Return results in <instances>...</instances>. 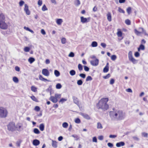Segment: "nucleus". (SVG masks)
Here are the masks:
<instances>
[{
  "label": "nucleus",
  "instance_id": "obj_1",
  "mask_svg": "<svg viewBox=\"0 0 148 148\" xmlns=\"http://www.w3.org/2000/svg\"><path fill=\"white\" fill-rule=\"evenodd\" d=\"M113 111L110 112V116L112 121H119L123 120L125 117V114L123 111L113 108Z\"/></svg>",
  "mask_w": 148,
  "mask_h": 148
},
{
  "label": "nucleus",
  "instance_id": "obj_2",
  "mask_svg": "<svg viewBox=\"0 0 148 148\" xmlns=\"http://www.w3.org/2000/svg\"><path fill=\"white\" fill-rule=\"evenodd\" d=\"M108 101L107 98L101 99L97 104V106L98 109H101L105 111L107 110L109 108V106L107 103Z\"/></svg>",
  "mask_w": 148,
  "mask_h": 148
},
{
  "label": "nucleus",
  "instance_id": "obj_3",
  "mask_svg": "<svg viewBox=\"0 0 148 148\" xmlns=\"http://www.w3.org/2000/svg\"><path fill=\"white\" fill-rule=\"evenodd\" d=\"M8 112L5 108L0 107V118H6L8 115Z\"/></svg>",
  "mask_w": 148,
  "mask_h": 148
},
{
  "label": "nucleus",
  "instance_id": "obj_4",
  "mask_svg": "<svg viewBox=\"0 0 148 148\" xmlns=\"http://www.w3.org/2000/svg\"><path fill=\"white\" fill-rule=\"evenodd\" d=\"M8 130L10 131L13 132L15 130V125L13 122H11L7 125Z\"/></svg>",
  "mask_w": 148,
  "mask_h": 148
},
{
  "label": "nucleus",
  "instance_id": "obj_5",
  "mask_svg": "<svg viewBox=\"0 0 148 148\" xmlns=\"http://www.w3.org/2000/svg\"><path fill=\"white\" fill-rule=\"evenodd\" d=\"M15 130L19 132L22 131L24 128L23 126V124L21 123H18L16 125H15Z\"/></svg>",
  "mask_w": 148,
  "mask_h": 148
},
{
  "label": "nucleus",
  "instance_id": "obj_6",
  "mask_svg": "<svg viewBox=\"0 0 148 148\" xmlns=\"http://www.w3.org/2000/svg\"><path fill=\"white\" fill-rule=\"evenodd\" d=\"M8 25L5 22V21L0 22V28L3 29H6L8 28Z\"/></svg>",
  "mask_w": 148,
  "mask_h": 148
},
{
  "label": "nucleus",
  "instance_id": "obj_7",
  "mask_svg": "<svg viewBox=\"0 0 148 148\" xmlns=\"http://www.w3.org/2000/svg\"><path fill=\"white\" fill-rule=\"evenodd\" d=\"M81 18V21L82 23H87L90 21V17H88L87 18H84L83 16H81L80 17Z\"/></svg>",
  "mask_w": 148,
  "mask_h": 148
},
{
  "label": "nucleus",
  "instance_id": "obj_8",
  "mask_svg": "<svg viewBox=\"0 0 148 148\" xmlns=\"http://www.w3.org/2000/svg\"><path fill=\"white\" fill-rule=\"evenodd\" d=\"M99 60L98 59H96L95 60L90 61V64L93 66H96L98 65L99 64Z\"/></svg>",
  "mask_w": 148,
  "mask_h": 148
},
{
  "label": "nucleus",
  "instance_id": "obj_9",
  "mask_svg": "<svg viewBox=\"0 0 148 148\" xmlns=\"http://www.w3.org/2000/svg\"><path fill=\"white\" fill-rule=\"evenodd\" d=\"M42 73L44 75L48 76L49 75V72L46 69H43L42 71Z\"/></svg>",
  "mask_w": 148,
  "mask_h": 148
},
{
  "label": "nucleus",
  "instance_id": "obj_10",
  "mask_svg": "<svg viewBox=\"0 0 148 148\" xmlns=\"http://www.w3.org/2000/svg\"><path fill=\"white\" fill-rule=\"evenodd\" d=\"M24 10L25 12L28 15L30 14V11L28 9V6L27 4H25V8H24Z\"/></svg>",
  "mask_w": 148,
  "mask_h": 148
},
{
  "label": "nucleus",
  "instance_id": "obj_11",
  "mask_svg": "<svg viewBox=\"0 0 148 148\" xmlns=\"http://www.w3.org/2000/svg\"><path fill=\"white\" fill-rule=\"evenodd\" d=\"M80 114L83 116L84 118L86 119L90 120V117L88 114L81 113Z\"/></svg>",
  "mask_w": 148,
  "mask_h": 148
},
{
  "label": "nucleus",
  "instance_id": "obj_12",
  "mask_svg": "<svg viewBox=\"0 0 148 148\" xmlns=\"http://www.w3.org/2000/svg\"><path fill=\"white\" fill-rule=\"evenodd\" d=\"M49 99L53 103H56L58 101V100L54 96H51Z\"/></svg>",
  "mask_w": 148,
  "mask_h": 148
},
{
  "label": "nucleus",
  "instance_id": "obj_13",
  "mask_svg": "<svg viewBox=\"0 0 148 148\" xmlns=\"http://www.w3.org/2000/svg\"><path fill=\"white\" fill-rule=\"evenodd\" d=\"M40 143V141L37 139H35L33 140V144L34 146L38 145Z\"/></svg>",
  "mask_w": 148,
  "mask_h": 148
},
{
  "label": "nucleus",
  "instance_id": "obj_14",
  "mask_svg": "<svg viewBox=\"0 0 148 148\" xmlns=\"http://www.w3.org/2000/svg\"><path fill=\"white\" fill-rule=\"evenodd\" d=\"M125 145V143L123 142H121L116 143V146L117 147H120L121 146H123Z\"/></svg>",
  "mask_w": 148,
  "mask_h": 148
},
{
  "label": "nucleus",
  "instance_id": "obj_15",
  "mask_svg": "<svg viewBox=\"0 0 148 148\" xmlns=\"http://www.w3.org/2000/svg\"><path fill=\"white\" fill-rule=\"evenodd\" d=\"M107 18L108 21L109 22H110L112 21V16L111 13L110 12H108L107 14Z\"/></svg>",
  "mask_w": 148,
  "mask_h": 148
},
{
  "label": "nucleus",
  "instance_id": "obj_16",
  "mask_svg": "<svg viewBox=\"0 0 148 148\" xmlns=\"http://www.w3.org/2000/svg\"><path fill=\"white\" fill-rule=\"evenodd\" d=\"M129 60L134 64H136L138 62V60L135 59L133 57L130 58Z\"/></svg>",
  "mask_w": 148,
  "mask_h": 148
},
{
  "label": "nucleus",
  "instance_id": "obj_17",
  "mask_svg": "<svg viewBox=\"0 0 148 148\" xmlns=\"http://www.w3.org/2000/svg\"><path fill=\"white\" fill-rule=\"evenodd\" d=\"M73 101L74 103H75L77 106H78L79 104V101L78 99L76 97L73 96Z\"/></svg>",
  "mask_w": 148,
  "mask_h": 148
},
{
  "label": "nucleus",
  "instance_id": "obj_18",
  "mask_svg": "<svg viewBox=\"0 0 148 148\" xmlns=\"http://www.w3.org/2000/svg\"><path fill=\"white\" fill-rule=\"evenodd\" d=\"M5 20V17L3 14L0 13V22L4 21Z\"/></svg>",
  "mask_w": 148,
  "mask_h": 148
},
{
  "label": "nucleus",
  "instance_id": "obj_19",
  "mask_svg": "<svg viewBox=\"0 0 148 148\" xmlns=\"http://www.w3.org/2000/svg\"><path fill=\"white\" fill-rule=\"evenodd\" d=\"M39 79H40V80L44 81V82H45L46 81H47L48 82L50 81L49 80H47V79L43 78L42 77V75H39Z\"/></svg>",
  "mask_w": 148,
  "mask_h": 148
},
{
  "label": "nucleus",
  "instance_id": "obj_20",
  "mask_svg": "<svg viewBox=\"0 0 148 148\" xmlns=\"http://www.w3.org/2000/svg\"><path fill=\"white\" fill-rule=\"evenodd\" d=\"M39 128L40 130L42 131H43L44 130L45 125L44 124L41 123L40 124Z\"/></svg>",
  "mask_w": 148,
  "mask_h": 148
},
{
  "label": "nucleus",
  "instance_id": "obj_21",
  "mask_svg": "<svg viewBox=\"0 0 148 148\" xmlns=\"http://www.w3.org/2000/svg\"><path fill=\"white\" fill-rule=\"evenodd\" d=\"M52 146L54 148H56L57 147V142L56 141L53 140H52Z\"/></svg>",
  "mask_w": 148,
  "mask_h": 148
},
{
  "label": "nucleus",
  "instance_id": "obj_22",
  "mask_svg": "<svg viewBox=\"0 0 148 148\" xmlns=\"http://www.w3.org/2000/svg\"><path fill=\"white\" fill-rule=\"evenodd\" d=\"M145 49V46L142 44H141L140 45L139 47L138 48V51H139L140 50H143Z\"/></svg>",
  "mask_w": 148,
  "mask_h": 148
},
{
  "label": "nucleus",
  "instance_id": "obj_23",
  "mask_svg": "<svg viewBox=\"0 0 148 148\" xmlns=\"http://www.w3.org/2000/svg\"><path fill=\"white\" fill-rule=\"evenodd\" d=\"M34 132L36 134H39L40 133V131L37 128H34L33 130Z\"/></svg>",
  "mask_w": 148,
  "mask_h": 148
},
{
  "label": "nucleus",
  "instance_id": "obj_24",
  "mask_svg": "<svg viewBox=\"0 0 148 148\" xmlns=\"http://www.w3.org/2000/svg\"><path fill=\"white\" fill-rule=\"evenodd\" d=\"M98 44L97 42L93 41L91 44V46L92 47H96L97 46Z\"/></svg>",
  "mask_w": 148,
  "mask_h": 148
},
{
  "label": "nucleus",
  "instance_id": "obj_25",
  "mask_svg": "<svg viewBox=\"0 0 148 148\" xmlns=\"http://www.w3.org/2000/svg\"><path fill=\"white\" fill-rule=\"evenodd\" d=\"M67 100V99L62 98L60 99V100L59 101V102L60 103L62 104L64 102Z\"/></svg>",
  "mask_w": 148,
  "mask_h": 148
},
{
  "label": "nucleus",
  "instance_id": "obj_26",
  "mask_svg": "<svg viewBox=\"0 0 148 148\" xmlns=\"http://www.w3.org/2000/svg\"><path fill=\"white\" fill-rule=\"evenodd\" d=\"M97 128L98 129H102L103 128V127L100 123L98 122L97 123Z\"/></svg>",
  "mask_w": 148,
  "mask_h": 148
},
{
  "label": "nucleus",
  "instance_id": "obj_27",
  "mask_svg": "<svg viewBox=\"0 0 148 148\" xmlns=\"http://www.w3.org/2000/svg\"><path fill=\"white\" fill-rule=\"evenodd\" d=\"M31 90L34 92L37 91V88L34 86H32L31 87Z\"/></svg>",
  "mask_w": 148,
  "mask_h": 148
},
{
  "label": "nucleus",
  "instance_id": "obj_28",
  "mask_svg": "<svg viewBox=\"0 0 148 148\" xmlns=\"http://www.w3.org/2000/svg\"><path fill=\"white\" fill-rule=\"evenodd\" d=\"M54 73L55 75L57 77L59 76L60 75V72L57 70L54 71Z\"/></svg>",
  "mask_w": 148,
  "mask_h": 148
},
{
  "label": "nucleus",
  "instance_id": "obj_29",
  "mask_svg": "<svg viewBox=\"0 0 148 148\" xmlns=\"http://www.w3.org/2000/svg\"><path fill=\"white\" fill-rule=\"evenodd\" d=\"M62 22V20L61 19H58L56 21V23L58 25H60Z\"/></svg>",
  "mask_w": 148,
  "mask_h": 148
},
{
  "label": "nucleus",
  "instance_id": "obj_30",
  "mask_svg": "<svg viewBox=\"0 0 148 148\" xmlns=\"http://www.w3.org/2000/svg\"><path fill=\"white\" fill-rule=\"evenodd\" d=\"M35 60L34 58L32 57H30L28 59V61L30 63H33L35 61Z\"/></svg>",
  "mask_w": 148,
  "mask_h": 148
},
{
  "label": "nucleus",
  "instance_id": "obj_31",
  "mask_svg": "<svg viewBox=\"0 0 148 148\" xmlns=\"http://www.w3.org/2000/svg\"><path fill=\"white\" fill-rule=\"evenodd\" d=\"M13 81L16 83H17L18 82V79L16 77H14L13 78Z\"/></svg>",
  "mask_w": 148,
  "mask_h": 148
},
{
  "label": "nucleus",
  "instance_id": "obj_32",
  "mask_svg": "<svg viewBox=\"0 0 148 148\" xmlns=\"http://www.w3.org/2000/svg\"><path fill=\"white\" fill-rule=\"evenodd\" d=\"M54 97L58 99H60L61 97V95L59 94H56L55 95Z\"/></svg>",
  "mask_w": 148,
  "mask_h": 148
},
{
  "label": "nucleus",
  "instance_id": "obj_33",
  "mask_svg": "<svg viewBox=\"0 0 148 148\" xmlns=\"http://www.w3.org/2000/svg\"><path fill=\"white\" fill-rule=\"evenodd\" d=\"M69 73L71 75L73 76L75 75V70H72L70 71Z\"/></svg>",
  "mask_w": 148,
  "mask_h": 148
},
{
  "label": "nucleus",
  "instance_id": "obj_34",
  "mask_svg": "<svg viewBox=\"0 0 148 148\" xmlns=\"http://www.w3.org/2000/svg\"><path fill=\"white\" fill-rule=\"evenodd\" d=\"M30 98L33 101L36 102H38V99L34 96H31Z\"/></svg>",
  "mask_w": 148,
  "mask_h": 148
},
{
  "label": "nucleus",
  "instance_id": "obj_35",
  "mask_svg": "<svg viewBox=\"0 0 148 148\" xmlns=\"http://www.w3.org/2000/svg\"><path fill=\"white\" fill-rule=\"evenodd\" d=\"M75 122L76 123L79 124L81 123V120L79 118H77L75 119Z\"/></svg>",
  "mask_w": 148,
  "mask_h": 148
},
{
  "label": "nucleus",
  "instance_id": "obj_36",
  "mask_svg": "<svg viewBox=\"0 0 148 148\" xmlns=\"http://www.w3.org/2000/svg\"><path fill=\"white\" fill-rule=\"evenodd\" d=\"M30 49V48L29 47H26L24 48V50L25 52H28L29 51Z\"/></svg>",
  "mask_w": 148,
  "mask_h": 148
},
{
  "label": "nucleus",
  "instance_id": "obj_37",
  "mask_svg": "<svg viewBox=\"0 0 148 148\" xmlns=\"http://www.w3.org/2000/svg\"><path fill=\"white\" fill-rule=\"evenodd\" d=\"M128 57L129 59L133 57L132 56V53L131 51H130L128 54Z\"/></svg>",
  "mask_w": 148,
  "mask_h": 148
},
{
  "label": "nucleus",
  "instance_id": "obj_38",
  "mask_svg": "<svg viewBox=\"0 0 148 148\" xmlns=\"http://www.w3.org/2000/svg\"><path fill=\"white\" fill-rule=\"evenodd\" d=\"M108 67L106 66L103 69V71L104 73H106L108 71Z\"/></svg>",
  "mask_w": 148,
  "mask_h": 148
},
{
  "label": "nucleus",
  "instance_id": "obj_39",
  "mask_svg": "<svg viewBox=\"0 0 148 148\" xmlns=\"http://www.w3.org/2000/svg\"><path fill=\"white\" fill-rule=\"evenodd\" d=\"M80 4V1L79 0H76L75 1V4L76 6H79Z\"/></svg>",
  "mask_w": 148,
  "mask_h": 148
},
{
  "label": "nucleus",
  "instance_id": "obj_40",
  "mask_svg": "<svg viewBox=\"0 0 148 148\" xmlns=\"http://www.w3.org/2000/svg\"><path fill=\"white\" fill-rule=\"evenodd\" d=\"M77 84L79 85H81L83 84V82L81 79L79 80L77 82Z\"/></svg>",
  "mask_w": 148,
  "mask_h": 148
},
{
  "label": "nucleus",
  "instance_id": "obj_41",
  "mask_svg": "<svg viewBox=\"0 0 148 148\" xmlns=\"http://www.w3.org/2000/svg\"><path fill=\"white\" fill-rule=\"evenodd\" d=\"M62 87L60 83L57 84L56 86V88L58 89H60Z\"/></svg>",
  "mask_w": 148,
  "mask_h": 148
},
{
  "label": "nucleus",
  "instance_id": "obj_42",
  "mask_svg": "<svg viewBox=\"0 0 148 148\" xmlns=\"http://www.w3.org/2000/svg\"><path fill=\"white\" fill-rule=\"evenodd\" d=\"M61 42L62 44H65L66 42V39L64 38H62L61 39Z\"/></svg>",
  "mask_w": 148,
  "mask_h": 148
},
{
  "label": "nucleus",
  "instance_id": "obj_43",
  "mask_svg": "<svg viewBox=\"0 0 148 148\" xmlns=\"http://www.w3.org/2000/svg\"><path fill=\"white\" fill-rule=\"evenodd\" d=\"M139 29H141L142 30V32H141V33H143L144 34H145V35L147 36V34H148L146 33V31L145 30H144L143 28H141V27H140L139 28Z\"/></svg>",
  "mask_w": 148,
  "mask_h": 148
},
{
  "label": "nucleus",
  "instance_id": "obj_44",
  "mask_svg": "<svg viewBox=\"0 0 148 148\" xmlns=\"http://www.w3.org/2000/svg\"><path fill=\"white\" fill-rule=\"evenodd\" d=\"M48 9L45 5H44L42 8V10L43 11L47 10Z\"/></svg>",
  "mask_w": 148,
  "mask_h": 148
},
{
  "label": "nucleus",
  "instance_id": "obj_45",
  "mask_svg": "<svg viewBox=\"0 0 148 148\" xmlns=\"http://www.w3.org/2000/svg\"><path fill=\"white\" fill-rule=\"evenodd\" d=\"M131 11V8L130 7H129L127 9V12L128 14H130Z\"/></svg>",
  "mask_w": 148,
  "mask_h": 148
},
{
  "label": "nucleus",
  "instance_id": "obj_46",
  "mask_svg": "<svg viewBox=\"0 0 148 148\" xmlns=\"http://www.w3.org/2000/svg\"><path fill=\"white\" fill-rule=\"evenodd\" d=\"M92 78L90 76H88L86 78V81H91L92 80Z\"/></svg>",
  "mask_w": 148,
  "mask_h": 148
},
{
  "label": "nucleus",
  "instance_id": "obj_47",
  "mask_svg": "<svg viewBox=\"0 0 148 148\" xmlns=\"http://www.w3.org/2000/svg\"><path fill=\"white\" fill-rule=\"evenodd\" d=\"M68 124L66 122H64L62 124V126L63 127L66 128L68 126Z\"/></svg>",
  "mask_w": 148,
  "mask_h": 148
},
{
  "label": "nucleus",
  "instance_id": "obj_48",
  "mask_svg": "<svg viewBox=\"0 0 148 148\" xmlns=\"http://www.w3.org/2000/svg\"><path fill=\"white\" fill-rule=\"evenodd\" d=\"M78 67L79 70L80 71H81L82 70L83 67L82 65L81 64H79L78 65Z\"/></svg>",
  "mask_w": 148,
  "mask_h": 148
},
{
  "label": "nucleus",
  "instance_id": "obj_49",
  "mask_svg": "<svg viewBox=\"0 0 148 148\" xmlns=\"http://www.w3.org/2000/svg\"><path fill=\"white\" fill-rule=\"evenodd\" d=\"M141 134L143 136L145 137H148V134L147 133L143 132H142Z\"/></svg>",
  "mask_w": 148,
  "mask_h": 148
},
{
  "label": "nucleus",
  "instance_id": "obj_50",
  "mask_svg": "<svg viewBox=\"0 0 148 148\" xmlns=\"http://www.w3.org/2000/svg\"><path fill=\"white\" fill-rule=\"evenodd\" d=\"M118 11L119 12L123 13H124L125 12L124 11L119 7L118 8Z\"/></svg>",
  "mask_w": 148,
  "mask_h": 148
},
{
  "label": "nucleus",
  "instance_id": "obj_51",
  "mask_svg": "<svg viewBox=\"0 0 148 148\" xmlns=\"http://www.w3.org/2000/svg\"><path fill=\"white\" fill-rule=\"evenodd\" d=\"M125 23L127 25H129L131 24L130 21L128 19H126L125 21Z\"/></svg>",
  "mask_w": 148,
  "mask_h": 148
},
{
  "label": "nucleus",
  "instance_id": "obj_52",
  "mask_svg": "<svg viewBox=\"0 0 148 148\" xmlns=\"http://www.w3.org/2000/svg\"><path fill=\"white\" fill-rule=\"evenodd\" d=\"M117 35L119 37L121 36L122 35V32L120 31H118L117 32Z\"/></svg>",
  "mask_w": 148,
  "mask_h": 148
},
{
  "label": "nucleus",
  "instance_id": "obj_53",
  "mask_svg": "<svg viewBox=\"0 0 148 148\" xmlns=\"http://www.w3.org/2000/svg\"><path fill=\"white\" fill-rule=\"evenodd\" d=\"M132 138L134 140L137 141H138L139 140V138L136 136H133Z\"/></svg>",
  "mask_w": 148,
  "mask_h": 148
},
{
  "label": "nucleus",
  "instance_id": "obj_54",
  "mask_svg": "<svg viewBox=\"0 0 148 148\" xmlns=\"http://www.w3.org/2000/svg\"><path fill=\"white\" fill-rule=\"evenodd\" d=\"M116 58V56L115 55H112L111 57V59L112 60H115Z\"/></svg>",
  "mask_w": 148,
  "mask_h": 148
},
{
  "label": "nucleus",
  "instance_id": "obj_55",
  "mask_svg": "<svg viewBox=\"0 0 148 148\" xmlns=\"http://www.w3.org/2000/svg\"><path fill=\"white\" fill-rule=\"evenodd\" d=\"M110 76V75L109 74H108L105 76H103V77L104 79H107L109 78Z\"/></svg>",
  "mask_w": 148,
  "mask_h": 148
},
{
  "label": "nucleus",
  "instance_id": "obj_56",
  "mask_svg": "<svg viewBox=\"0 0 148 148\" xmlns=\"http://www.w3.org/2000/svg\"><path fill=\"white\" fill-rule=\"evenodd\" d=\"M79 76L83 78H85L86 77V75L84 73L80 74Z\"/></svg>",
  "mask_w": 148,
  "mask_h": 148
},
{
  "label": "nucleus",
  "instance_id": "obj_57",
  "mask_svg": "<svg viewBox=\"0 0 148 148\" xmlns=\"http://www.w3.org/2000/svg\"><path fill=\"white\" fill-rule=\"evenodd\" d=\"M84 69L85 71H89V68L86 66H84Z\"/></svg>",
  "mask_w": 148,
  "mask_h": 148
},
{
  "label": "nucleus",
  "instance_id": "obj_58",
  "mask_svg": "<svg viewBox=\"0 0 148 148\" xmlns=\"http://www.w3.org/2000/svg\"><path fill=\"white\" fill-rule=\"evenodd\" d=\"M40 110V108L38 106H36L35 107L34 110L36 111H38Z\"/></svg>",
  "mask_w": 148,
  "mask_h": 148
},
{
  "label": "nucleus",
  "instance_id": "obj_59",
  "mask_svg": "<svg viewBox=\"0 0 148 148\" xmlns=\"http://www.w3.org/2000/svg\"><path fill=\"white\" fill-rule=\"evenodd\" d=\"M70 57H73L74 56V54L73 52H71L69 55Z\"/></svg>",
  "mask_w": 148,
  "mask_h": 148
},
{
  "label": "nucleus",
  "instance_id": "obj_60",
  "mask_svg": "<svg viewBox=\"0 0 148 148\" xmlns=\"http://www.w3.org/2000/svg\"><path fill=\"white\" fill-rule=\"evenodd\" d=\"M134 31L136 34L137 35H138L140 34L141 33V32L138 31L136 29H134Z\"/></svg>",
  "mask_w": 148,
  "mask_h": 148
},
{
  "label": "nucleus",
  "instance_id": "obj_61",
  "mask_svg": "<svg viewBox=\"0 0 148 148\" xmlns=\"http://www.w3.org/2000/svg\"><path fill=\"white\" fill-rule=\"evenodd\" d=\"M72 136L75 138V140H77L79 139L78 136L77 135H72Z\"/></svg>",
  "mask_w": 148,
  "mask_h": 148
},
{
  "label": "nucleus",
  "instance_id": "obj_62",
  "mask_svg": "<svg viewBox=\"0 0 148 148\" xmlns=\"http://www.w3.org/2000/svg\"><path fill=\"white\" fill-rule=\"evenodd\" d=\"M134 56L136 57H138L140 56V53L138 52H136L135 53Z\"/></svg>",
  "mask_w": 148,
  "mask_h": 148
},
{
  "label": "nucleus",
  "instance_id": "obj_63",
  "mask_svg": "<svg viewBox=\"0 0 148 148\" xmlns=\"http://www.w3.org/2000/svg\"><path fill=\"white\" fill-rule=\"evenodd\" d=\"M114 82V80L113 79H111L110 81V84H113Z\"/></svg>",
  "mask_w": 148,
  "mask_h": 148
},
{
  "label": "nucleus",
  "instance_id": "obj_64",
  "mask_svg": "<svg viewBox=\"0 0 148 148\" xmlns=\"http://www.w3.org/2000/svg\"><path fill=\"white\" fill-rule=\"evenodd\" d=\"M101 45L103 48H105L106 46V45L104 43L102 42L101 44Z\"/></svg>",
  "mask_w": 148,
  "mask_h": 148
}]
</instances>
